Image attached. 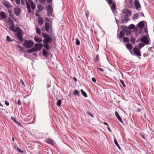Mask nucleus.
I'll return each instance as SVG.
<instances>
[{"label":"nucleus","mask_w":154,"mask_h":154,"mask_svg":"<svg viewBox=\"0 0 154 154\" xmlns=\"http://www.w3.org/2000/svg\"><path fill=\"white\" fill-rule=\"evenodd\" d=\"M37 8L38 10L40 11H42L43 8V7L41 5H38Z\"/></svg>","instance_id":"nucleus-29"},{"label":"nucleus","mask_w":154,"mask_h":154,"mask_svg":"<svg viewBox=\"0 0 154 154\" xmlns=\"http://www.w3.org/2000/svg\"><path fill=\"white\" fill-rule=\"evenodd\" d=\"M18 30L15 32L16 36L19 41L22 42L23 41V32L20 28Z\"/></svg>","instance_id":"nucleus-2"},{"label":"nucleus","mask_w":154,"mask_h":154,"mask_svg":"<svg viewBox=\"0 0 154 154\" xmlns=\"http://www.w3.org/2000/svg\"><path fill=\"white\" fill-rule=\"evenodd\" d=\"M45 142L48 144H51L52 145H54V141L51 139L48 138L46 139Z\"/></svg>","instance_id":"nucleus-9"},{"label":"nucleus","mask_w":154,"mask_h":154,"mask_svg":"<svg viewBox=\"0 0 154 154\" xmlns=\"http://www.w3.org/2000/svg\"><path fill=\"white\" fill-rule=\"evenodd\" d=\"M134 4L136 9L138 10L139 8H141L140 4L138 1L135 0L134 2Z\"/></svg>","instance_id":"nucleus-12"},{"label":"nucleus","mask_w":154,"mask_h":154,"mask_svg":"<svg viewBox=\"0 0 154 154\" xmlns=\"http://www.w3.org/2000/svg\"><path fill=\"white\" fill-rule=\"evenodd\" d=\"M85 14L86 17H87V18L88 16V13H87V12H86L85 13Z\"/></svg>","instance_id":"nucleus-60"},{"label":"nucleus","mask_w":154,"mask_h":154,"mask_svg":"<svg viewBox=\"0 0 154 154\" xmlns=\"http://www.w3.org/2000/svg\"><path fill=\"white\" fill-rule=\"evenodd\" d=\"M20 81L21 84L24 86H25V84L23 82V81L22 79H20Z\"/></svg>","instance_id":"nucleus-46"},{"label":"nucleus","mask_w":154,"mask_h":154,"mask_svg":"<svg viewBox=\"0 0 154 154\" xmlns=\"http://www.w3.org/2000/svg\"><path fill=\"white\" fill-rule=\"evenodd\" d=\"M126 47L130 51V52H131V50L132 48V45L130 43H127L126 45Z\"/></svg>","instance_id":"nucleus-17"},{"label":"nucleus","mask_w":154,"mask_h":154,"mask_svg":"<svg viewBox=\"0 0 154 154\" xmlns=\"http://www.w3.org/2000/svg\"><path fill=\"white\" fill-rule=\"evenodd\" d=\"M123 41L124 42H125L128 43L129 42V38L128 37H124L123 38Z\"/></svg>","instance_id":"nucleus-33"},{"label":"nucleus","mask_w":154,"mask_h":154,"mask_svg":"<svg viewBox=\"0 0 154 154\" xmlns=\"http://www.w3.org/2000/svg\"><path fill=\"white\" fill-rule=\"evenodd\" d=\"M130 42L133 44H134L136 40V39L134 38L131 36L130 38Z\"/></svg>","instance_id":"nucleus-25"},{"label":"nucleus","mask_w":154,"mask_h":154,"mask_svg":"<svg viewBox=\"0 0 154 154\" xmlns=\"http://www.w3.org/2000/svg\"><path fill=\"white\" fill-rule=\"evenodd\" d=\"M19 50L21 52L23 50V48L20 46H18Z\"/></svg>","instance_id":"nucleus-41"},{"label":"nucleus","mask_w":154,"mask_h":154,"mask_svg":"<svg viewBox=\"0 0 154 154\" xmlns=\"http://www.w3.org/2000/svg\"><path fill=\"white\" fill-rule=\"evenodd\" d=\"M87 113L88 115H89L90 116L92 117H94V116H93V115L92 114V113H91V112H89V111H87Z\"/></svg>","instance_id":"nucleus-42"},{"label":"nucleus","mask_w":154,"mask_h":154,"mask_svg":"<svg viewBox=\"0 0 154 154\" xmlns=\"http://www.w3.org/2000/svg\"><path fill=\"white\" fill-rule=\"evenodd\" d=\"M31 49L33 52H36L37 51L36 49L35 48V47L32 48H31Z\"/></svg>","instance_id":"nucleus-45"},{"label":"nucleus","mask_w":154,"mask_h":154,"mask_svg":"<svg viewBox=\"0 0 154 154\" xmlns=\"http://www.w3.org/2000/svg\"><path fill=\"white\" fill-rule=\"evenodd\" d=\"M114 142L115 143V145L118 147V148L119 149H120V147L118 144V143L116 139L115 138L114 139Z\"/></svg>","instance_id":"nucleus-28"},{"label":"nucleus","mask_w":154,"mask_h":154,"mask_svg":"<svg viewBox=\"0 0 154 154\" xmlns=\"http://www.w3.org/2000/svg\"><path fill=\"white\" fill-rule=\"evenodd\" d=\"M40 2L42 4H44L45 3L46 0H39Z\"/></svg>","instance_id":"nucleus-44"},{"label":"nucleus","mask_w":154,"mask_h":154,"mask_svg":"<svg viewBox=\"0 0 154 154\" xmlns=\"http://www.w3.org/2000/svg\"><path fill=\"white\" fill-rule=\"evenodd\" d=\"M119 36L120 38H122L124 36L125 33L122 31H121L119 35Z\"/></svg>","instance_id":"nucleus-27"},{"label":"nucleus","mask_w":154,"mask_h":154,"mask_svg":"<svg viewBox=\"0 0 154 154\" xmlns=\"http://www.w3.org/2000/svg\"><path fill=\"white\" fill-rule=\"evenodd\" d=\"M145 45L143 43H141L139 44V48L141 49Z\"/></svg>","instance_id":"nucleus-35"},{"label":"nucleus","mask_w":154,"mask_h":154,"mask_svg":"<svg viewBox=\"0 0 154 154\" xmlns=\"http://www.w3.org/2000/svg\"><path fill=\"white\" fill-rule=\"evenodd\" d=\"M5 103L6 106H8L9 105V103L7 100H5Z\"/></svg>","instance_id":"nucleus-48"},{"label":"nucleus","mask_w":154,"mask_h":154,"mask_svg":"<svg viewBox=\"0 0 154 154\" xmlns=\"http://www.w3.org/2000/svg\"><path fill=\"white\" fill-rule=\"evenodd\" d=\"M122 12L124 14H125V20L128 21V17L130 16L131 14V11L129 10L125 9L122 10Z\"/></svg>","instance_id":"nucleus-3"},{"label":"nucleus","mask_w":154,"mask_h":154,"mask_svg":"<svg viewBox=\"0 0 154 154\" xmlns=\"http://www.w3.org/2000/svg\"><path fill=\"white\" fill-rule=\"evenodd\" d=\"M133 51L134 54L139 56L141 55V54L140 52V50L137 48H134L133 49Z\"/></svg>","instance_id":"nucleus-8"},{"label":"nucleus","mask_w":154,"mask_h":154,"mask_svg":"<svg viewBox=\"0 0 154 154\" xmlns=\"http://www.w3.org/2000/svg\"><path fill=\"white\" fill-rule=\"evenodd\" d=\"M34 43L33 41L30 40H25L24 41V44L26 47L29 48L32 47Z\"/></svg>","instance_id":"nucleus-4"},{"label":"nucleus","mask_w":154,"mask_h":154,"mask_svg":"<svg viewBox=\"0 0 154 154\" xmlns=\"http://www.w3.org/2000/svg\"><path fill=\"white\" fill-rule=\"evenodd\" d=\"M139 14H136L134 15L133 16V19H137L138 18Z\"/></svg>","instance_id":"nucleus-32"},{"label":"nucleus","mask_w":154,"mask_h":154,"mask_svg":"<svg viewBox=\"0 0 154 154\" xmlns=\"http://www.w3.org/2000/svg\"><path fill=\"white\" fill-rule=\"evenodd\" d=\"M28 1L31 5L32 9V10H34L36 8L35 5L32 0H28Z\"/></svg>","instance_id":"nucleus-14"},{"label":"nucleus","mask_w":154,"mask_h":154,"mask_svg":"<svg viewBox=\"0 0 154 154\" xmlns=\"http://www.w3.org/2000/svg\"><path fill=\"white\" fill-rule=\"evenodd\" d=\"M15 2L18 5L20 3V0H15Z\"/></svg>","instance_id":"nucleus-51"},{"label":"nucleus","mask_w":154,"mask_h":154,"mask_svg":"<svg viewBox=\"0 0 154 154\" xmlns=\"http://www.w3.org/2000/svg\"><path fill=\"white\" fill-rule=\"evenodd\" d=\"M81 91L84 97H87V94L82 89L81 90Z\"/></svg>","instance_id":"nucleus-31"},{"label":"nucleus","mask_w":154,"mask_h":154,"mask_svg":"<svg viewBox=\"0 0 154 154\" xmlns=\"http://www.w3.org/2000/svg\"><path fill=\"white\" fill-rule=\"evenodd\" d=\"M17 104L19 105H21V102L20 100H19L17 102Z\"/></svg>","instance_id":"nucleus-50"},{"label":"nucleus","mask_w":154,"mask_h":154,"mask_svg":"<svg viewBox=\"0 0 154 154\" xmlns=\"http://www.w3.org/2000/svg\"><path fill=\"white\" fill-rule=\"evenodd\" d=\"M73 94L75 95L79 96V93L77 90H75L73 92Z\"/></svg>","instance_id":"nucleus-30"},{"label":"nucleus","mask_w":154,"mask_h":154,"mask_svg":"<svg viewBox=\"0 0 154 154\" xmlns=\"http://www.w3.org/2000/svg\"><path fill=\"white\" fill-rule=\"evenodd\" d=\"M48 10L49 11H51V8L50 6H49L48 7Z\"/></svg>","instance_id":"nucleus-47"},{"label":"nucleus","mask_w":154,"mask_h":154,"mask_svg":"<svg viewBox=\"0 0 154 154\" xmlns=\"http://www.w3.org/2000/svg\"><path fill=\"white\" fill-rule=\"evenodd\" d=\"M38 23L39 25H41L43 24V20L42 18L39 17L38 20Z\"/></svg>","instance_id":"nucleus-23"},{"label":"nucleus","mask_w":154,"mask_h":154,"mask_svg":"<svg viewBox=\"0 0 154 154\" xmlns=\"http://www.w3.org/2000/svg\"><path fill=\"white\" fill-rule=\"evenodd\" d=\"M19 28H20L19 27L15 28L14 24L11 25L9 27V29L10 30L15 32L16 31H17V30H18L19 29Z\"/></svg>","instance_id":"nucleus-10"},{"label":"nucleus","mask_w":154,"mask_h":154,"mask_svg":"<svg viewBox=\"0 0 154 154\" xmlns=\"http://www.w3.org/2000/svg\"><path fill=\"white\" fill-rule=\"evenodd\" d=\"M109 5L111 8V10L112 11L115 10L116 8V5L114 2L111 4Z\"/></svg>","instance_id":"nucleus-16"},{"label":"nucleus","mask_w":154,"mask_h":154,"mask_svg":"<svg viewBox=\"0 0 154 154\" xmlns=\"http://www.w3.org/2000/svg\"><path fill=\"white\" fill-rule=\"evenodd\" d=\"M34 40L35 42H42V39L41 38H39L35 37L34 38Z\"/></svg>","instance_id":"nucleus-19"},{"label":"nucleus","mask_w":154,"mask_h":154,"mask_svg":"<svg viewBox=\"0 0 154 154\" xmlns=\"http://www.w3.org/2000/svg\"><path fill=\"white\" fill-rule=\"evenodd\" d=\"M43 45L42 44H36L35 45V47L36 50L40 51L43 47Z\"/></svg>","instance_id":"nucleus-11"},{"label":"nucleus","mask_w":154,"mask_h":154,"mask_svg":"<svg viewBox=\"0 0 154 154\" xmlns=\"http://www.w3.org/2000/svg\"><path fill=\"white\" fill-rule=\"evenodd\" d=\"M45 29L46 32H48L49 29V23L48 22H46L45 23Z\"/></svg>","instance_id":"nucleus-18"},{"label":"nucleus","mask_w":154,"mask_h":154,"mask_svg":"<svg viewBox=\"0 0 154 154\" xmlns=\"http://www.w3.org/2000/svg\"><path fill=\"white\" fill-rule=\"evenodd\" d=\"M129 2L130 4H131V5H132V0H129Z\"/></svg>","instance_id":"nucleus-57"},{"label":"nucleus","mask_w":154,"mask_h":154,"mask_svg":"<svg viewBox=\"0 0 154 154\" xmlns=\"http://www.w3.org/2000/svg\"><path fill=\"white\" fill-rule=\"evenodd\" d=\"M52 0H47V2L48 3L51 2Z\"/></svg>","instance_id":"nucleus-61"},{"label":"nucleus","mask_w":154,"mask_h":154,"mask_svg":"<svg viewBox=\"0 0 154 154\" xmlns=\"http://www.w3.org/2000/svg\"><path fill=\"white\" fill-rule=\"evenodd\" d=\"M103 124H104V125H106L107 126H109V125H108V124H107L106 122H104L103 123Z\"/></svg>","instance_id":"nucleus-59"},{"label":"nucleus","mask_w":154,"mask_h":154,"mask_svg":"<svg viewBox=\"0 0 154 154\" xmlns=\"http://www.w3.org/2000/svg\"><path fill=\"white\" fill-rule=\"evenodd\" d=\"M42 53L43 55L45 57H47L48 56V52L44 49H43L42 50Z\"/></svg>","instance_id":"nucleus-24"},{"label":"nucleus","mask_w":154,"mask_h":154,"mask_svg":"<svg viewBox=\"0 0 154 154\" xmlns=\"http://www.w3.org/2000/svg\"><path fill=\"white\" fill-rule=\"evenodd\" d=\"M120 82L122 84L123 86L124 87H126V86H125V83H124V82L122 80H121V79H120Z\"/></svg>","instance_id":"nucleus-39"},{"label":"nucleus","mask_w":154,"mask_h":154,"mask_svg":"<svg viewBox=\"0 0 154 154\" xmlns=\"http://www.w3.org/2000/svg\"><path fill=\"white\" fill-rule=\"evenodd\" d=\"M14 13L16 16H18L20 13V10L17 7H16L14 9Z\"/></svg>","instance_id":"nucleus-13"},{"label":"nucleus","mask_w":154,"mask_h":154,"mask_svg":"<svg viewBox=\"0 0 154 154\" xmlns=\"http://www.w3.org/2000/svg\"><path fill=\"white\" fill-rule=\"evenodd\" d=\"M131 32L130 31H127V35H129L131 34Z\"/></svg>","instance_id":"nucleus-55"},{"label":"nucleus","mask_w":154,"mask_h":154,"mask_svg":"<svg viewBox=\"0 0 154 154\" xmlns=\"http://www.w3.org/2000/svg\"><path fill=\"white\" fill-rule=\"evenodd\" d=\"M142 138H143V139H145V137L143 135H142Z\"/></svg>","instance_id":"nucleus-64"},{"label":"nucleus","mask_w":154,"mask_h":154,"mask_svg":"<svg viewBox=\"0 0 154 154\" xmlns=\"http://www.w3.org/2000/svg\"><path fill=\"white\" fill-rule=\"evenodd\" d=\"M92 81L94 82H96V80L95 79L94 77H93L92 78Z\"/></svg>","instance_id":"nucleus-53"},{"label":"nucleus","mask_w":154,"mask_h":154,"mask_svg":"<svg viewBox=\"0 0 154 154\" xmlns=\"http://www.w3.org/2000/svg\"><path fill=\"white\" fill-rule=\"evenodd\" d=\"M75 44L77 45H80V42L78 38L76 39Z\"/></svg>","instance_id":"nucleus-36"},{"label":"nucleus","mask_w":154,"mask_h":154,"mask_svg":"<svg viewBox=\"0 0 154 154\" xmlns=\"http://www.w3.org/2000/svg\"><path fill=\"white\" fill-rule=\"evenodd\" d=\"M138 26L141 29H142L144 27V23L143 21H142L138 23Z\"/></svg>","instance_id":"nucleus-20"},{"label":"nucleus","mask_w":154,"mask_h":154,"mask_svg":"<svg viewBox=\"0 0 154 154\" xmlns=\"http://www.w3.org/2000/svg\"><path fill=\"white\" fill-rule=\"evenodd\" d=\"M135 27V26L134 24L130 25L128 27V29H133Z\"/></svg>","instance_id":"nucleus-34"},{"label":"nucleus","mask_w":154,"mask_h":154,"mask_svg":"<svg viewBox=\"0 0 154 154\" xmlns=\"http://www.w3.org/2000/svg\"><path fill=\"white\" fill-rule=\"evenodd\" d=\"M73 79H74V81H75V82H76L77 81V79L75 77H74L73 78Z\"/></svg>","instance_id":"nucleus-62"},{"label":"nucleus","mask_w":154,"mask_h":154,"mask_svg":"<svg viewBox=\"0 0 154 154\" xmlns=\"http://www.w3.org/2000/svg\"><path fill=\"white\" fill-rule=\"evenodd\" d=\"M107 129L110 132H111V129L109 127V126H108Z\"/></svg>","instance_id":"nucleus-58"},{"label":"nucleus","mask_w":154,"mask_h":154,"mask_svg":"<svg viewBox=\"0 0 154 154\" xmlns=\"http://www.w3.org/2000/svg\"><path fill=\"white\" fill-rule=\"evenodd\" d=\"M25 2H26V7L28 10V12L30 13L31 12V10L30 6L29 4L27 2L26 0H21V4L23 5H25Z\"/></svg>","instance_id":"nucleus-5"},{"label":"nucleus","mask_w":154,"mask_h":154,"mask_svg":"<svg viewBox=\"0 0 154 154\" xmlns=\"http://www.w3.org/2000/svg\"><path fill=\"white\" fill-rule=\"evenodd\" d=\"M115 115L118 119L119 120V121L122 123H123V121L122 119L121 118V117L119 116L118 113L116 111L115 112Z\"/></svg>","instance_id":"nucleus-15"},{"label":"nucleus","mask_w":154,"mask_h":154,"mask_svg":"<svg viewBox=\"0 0 154 154\" xmlns=\"http://www.w3.org/2000/svg\"><path fill=\"white\" fill-rule=\"evenodd\" d=\"M36 33L38 35H40L41 34V30L38 27H37L36 28Z\"/></svg>","instance_id":"nucleus-26"},{"label":"nucleus","mask_w":154,"mask_h":154,"mask_svg":"<svg viewBox=\"0 0 154 154\" xmlns=\"http://www.w3.org/2000/svg\"><path fill=\"white\" fill-rule=\"evenodd\" d=\"M11 119L13 120V121H14L15 122H17L15 118L14 117H11Z\"/></svg>","instance_id":"nucleus-52"},{"label":"nucleus","mask_w":154,"mask_h":154,"mask_svg":"<svg viewBox=\"0 0 154 154\" xmlns=\"http://www.w3.org/2000/svg\"><path fill=\"white\" fill-rule=\"evenodd\" d=\"M17 150L19 152H21V153H23L24 152L23 151L21 150V149H20L18 146H17Z\"/></svg>","instance_id":"nucleus-40"},{"label":"nucleus","mask_w":154,"mask_h":154,"mask_svg":"<svg viewBox=\"0 0 154 154\" xmlns=\"http://www.w3.org/2000/svg\"><path fill=\"white\" fill-rule=\"evenodd\" d=\"M42 34L45 38V39L43 40V43H51L52 41V39L51 38L48 34L45 33H42Z\"/></svg>","instance_id":"nucleus-1"},{"label":"nucleus","mask_w":154,"mask_h":154,"mask_svg":"<svg viewBox=\"0 0 154 154\" xmlns=\"http://www.w3.org/2000/svg\"><path fill=\"white\" fill-rule=\"evenodd\" d=\"M27 52L28 53H32V52H33L31 49H29V50H27Z\"/></svg>","instance_id":"nucleus-49"},{"label":"nucleus","mask_w":154,"mask_h":154,"mask_svg":"<svg viewBox=\"0 0 154 154\" xmlns=\"http://www.w3.org/2000/svg\"><path fill=\"white\" fill-rule=\"evenodd\" d=\"M0 17L2 19H5L6 18V16L5 13L3 11H2L0 13Z\"/></svg>","instance_id":"nucleus-21"},{"label":"nucleus","mask_w":154,"mask_h":154,"mask_svg":"<svg viewBox=\"0 0 154 154\" xmlns=\"http://www.w3.org/2000/svg\"><path fill=\"white\" fill-rule=\"evenodd\" d=\"M2 4L3 5L7 8L8 9H9L12 8V5H11L10 3L6 1H4L3 2Z\"/></svg>","instance_id":"nucleus-7"},{"label":"nucleus","mask_w":154,"mask_h":154,"mask_svg":"<svg viewBox=\"0 0 154 154\" xmlns=\"http://www.w3.org/2000/svg\"><path fill=\"white\" fill-rule=\"evenodd\" d=\"M61 101L59 99L58 100L57 104L58 106H61Z\"/></svg>","instance_id":"nucleus-37"},{"label":"nucleus","mask_w":154,"mask_h":154,"mask_svg":"<svg viewBox=\"0 0 154 154\" xmlns=\"http://www.w3.org/2000/svg\"><path fill=\"white\" fill-rule=\"evenodd\" d=\"M8 12L10 14H11L12 13V11L10 10H8Z\"/></svg>","instance_id":"nucleus-56"},{"label":"nucleus","mask_w":154,"mask_h":154,"mask_svg":"<svg viewBox=\"0 0 154 154\" xmlns=\"http://www.w3.org/2000/svg\"><path fill=\"white\" fill-rule=\"evenodd\" d=\"M7 40L8 42H12L13 40L12 39L8 36L7 37Z\"/></svg>","instance_id":"nucleus-38"},{"label":"nucleus","mask_w":154,"mask_h":154,"mask_svg":"<svg viewBox=\"0 0 154 154\" xmlns=\"http://www.w3.org/2000/svg\"><path fill=\"white\" fill-rule=\"evenodd\" d=\"M113 2V0H108L107 3L111 5V4Z\"/></svg>","instance_id":"nucleus-43"},{"label":"nucleus","mask_w":154,"mask_h":154,"mask_svg":"<svg viewBox=\"0 0 154 154\" xmlns=\"http://www.w3.org/2000/svg\"><path fill=\"white\" fill-rule=\"evenodd\" d=\"M140 14H141V16H142L143 17H144V15L143 14V13H140Z\"/></svg>","instance_id":"nucleus-63"},{"label":"nucleus","mask_w":154,"mask_h":154,"mask_svg":"<svg viewBox=\"0 0 154 154\" xmlns=\"http://www.w3.org/2000/svg\"><path fill=\"white\" fill-rule=\"evenodd\" d=\"M48 43H44V47L47 50H49L50 49V46L48 44Z\"/></svg>","instance_id":"nucleus-22"},{"label":"nucleus","mask_w":154,"mask_h":154,"mask_svg":"<svg viewBox=\"0 0 154 154\" xmlns=\"http://www.w3.org/2000/svg\"><path fill=\"white\" fill-rule=\"evenodd\" d=\"M97 69H99V70H100L101 72H103L104 71V69L102 68H100L98 67Z\"/></svg>","instance_id":"nucleus-54"},{"label":"nucleus","mask_w":154,"mask_h":154,"mask_svg":"<svg viewBox=\"0 0 154 154\" xmlns=\"http://www.w3.org/2000/svg\"><path fill=\"white\" fill-rule=\"evenodd\" d=\"M140 41L141 42H143V43L145 44V45H148L149 43L148 39L147 37L145 36H143L141 38Z\"/></svg>","instance_id":"nucleus-6"}]
</instances>
